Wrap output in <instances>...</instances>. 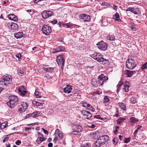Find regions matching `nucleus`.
<instances>
[{
	"mask_svg": "<svg viewBox=\"0 0 147 147\" xmlns=\"http://www.w3.org/2000/svg\"><path fill=\"white\" fill-rule=\"evenodd\" d=\"M136 57L134 56H131L130 58H129L126 61V67L129 69H132L135 68L136 65L135 60Z\"/></svg>",
	"mask_w": 147,
	"mask_h": 147,
	"instance_id": "obj_1",
	"label": "nucleus"
},
{
	"mask_svg": "<svg viewBox=\"0 0 147 147\" xmlns=\"http://www.w3.org/2000/svg\"><path fill=\"white\" fill-rule=\"evenodd\" d=\"M9 100L7 103V104L10 108H14L18 103V98L16 96L12 95L9 96Z\"/></svg>",
	"mask_w": 147,
	"mask_h": 147,
	"instance_id": "obj_2",
	"label": "nucleus"
},
{
	"mask_svg": "<svg viewBox=\"0 0 147 147\" xmlns=\"http://www.w3.org/2000/svg\"><path fill=\"white\" fill-rule=\"evenodd\" d=\"M12 77L10 75L6 74L4 75L0 81V84L2 86H7L11 81Z\"/></svg>",
	"mask_w": 147,
	"mask_h": 147,
	"instance_id": "obj_3",
	"label": "nucleus"
},
{
	"mask_svg": "<svg viewBox=\"0 0 147 147\" xmlns=\"http://www.w3.org/2000/svg\"><path fill=\"white\" fill-rule=\"evenodd\" d=\"M96 45L99 49L102 51L106 50L108 47L107 44L106 43L104 42L103 41L98 42L96 44Z\"/></svg>",
	"mask_w": 147,
	"mask_h": 147,
	"instance_id": "obj_4",
	"label": "nucleus"
},
{
	"mask_svg": "<svg viewBox=\"0 0 147 147\" xmlns=\"http://www.w3.org/2000/svg\"><path fill=\"white\" fill-rule=\"evenodd\" d=\"M98 84L100 86L102 85L104 82H106L108 79V78L104 74H101L98 76Z\"/></svg>",
	"mask_w": 147,
	"mask_h": 147,
	"instance_id": "obj_5",
	"label": "nucleus"
},
{
	"mask_svg": "<svg viewBox=\"0 0 147 147\" xmlns=\"http://www.w3.org/2000/svg\"><path fill=\"white\" fill-rule=\"evenodd\" d=\"M42 31L44 34L49 35L51 31V27L47 25H44L42 28Z\"/></svg>",
	"mask_w": 147,
	"mask_h": 147,
	"instance_id": "obj_6",
	"label": "nucleus"
},
{
	"mask_svg": "<svg viewBox=\"0 0 147 147\" xmlns=\"http://www.w3.org/2000/svg\"><path fill=\"white\" fill-rule=\"evenodd\" d=\"M79 17L81 21L88 22L90 21V16L85 14L79 15Z\"/></svg>",
	"mask_w": 147,
	"mask_h": 147,
	"instance_id": "obj_7",
	"label": "nucleus"
},
{
	"mask_svg": "<svg viewBox=\"0 0 147 147\" xmlns=\"http://www.w3.org/2000/svg\"><path fill=\"white\" fill-rule=\"evenodd\" d=\"M42 17L44 19H46L53 15V12L50 10L44 11L41 13Z\"/></svg>",
	"mask_w": 147,
	"mask_h": 147,
	"instance_id": "obj_8",
	"label": "nucleus"
},
{
	"mask_svg": "<svg viewBox=\"0 0 147 147\" xmlns=\"http://www.w3.org/2000/svg\"><path fill=\"white\" fill-rule=\"evenodd\" d=\"M63 56H57V62L58 65L62 63L61 69L62 70L64 68V59L63 57Z\"/></svg>",
	"mask_w": 147,
	"mask_h": 147,
	"instance_id": "obj_9",
	"label": "nucleus"
},
{
	"mask_svg": "<svg viewBox=\"0 0 147 147\" xmlns=\"http://www.w3.org/2000/svg\"><path fill=\"white\" fill-rule=\"evenodd\" d=\"M18 112L20 113H23L28 108V105L26 102H23L21 105L19 106Z\"/></svg>",
	"mask_w": 147,
	"mask_h": 147,
	"instance_id": "obj_10",
	"label": "nucleus"
},
{
	"mask_svg": "<svg viewBox=\"0 0 147 147\" xmlns=\"http://www.w3.org/2000/svg\"><path fill=\"white\" fill-rule=\"evenodd\" d=\"M98 139L103 144H104L108 141L109 137L107 135H104L100 136Z\"/></svg>",
	"mask_w": 147,
	"mask_h": 147,
	"instance_id": "obj_11",
	"label": "nucleus"
},
{
	"mask_svg": "<svg viewBox=\"0 0 147 147\" xmlns=\"http://www.w3.org/2000/svg\"><path fill=\"white\" fill-rule=\"evenodd\" d=\"M73 130H75L76 133L81 132L83 131L82 126L78 125H74L72 126Z\"/></svg>",
	"mask_w": 147,
	"mask_h": 147,
	"instance_id": "obj_12",
	"label": "nucleus"
},
{
	"mask_svg": "<svg viewBox=\"0 0 147 147\" xmlns=\"http://www.w3.org/2000/svg\"><path fill=\"white\" fill-rule=\"evenodd\" d=\"M7 26L8 27L9 29L16 30L18 28V25L14 23H9L7 24Z\"/></svg>",
	"mask_w": 147,
	"mask_h": 147,
	"instance_id": "obj_13",
	"label": "nucleus"
},
{
	"mask_svg": "<svg viewBox=\"0 0 147 147\" xmlns=\"http://www.w3.org/2000/svg\"><path fill=\"white\" fill-rule=\"evenodd\" d=\"M81 113L85 117V118L87 119L90 118L92 116V114L91 113L87 111H82Z\"/></svg>",
	"mask_w": 147,
	"mask_h": 147,
	"instance_id": "obj_14",
	"label": "nucleus"
},
{
	"mask_svg": "<svg viewBox=\"0 0 147 147\" xmlns=\"http://www.w3.org/2000/svg\"><path fill=\"white\" fill-rule=\"evenodd\" d=\"M136 71H130L128 70H125L124 72V74L127 75L128 77H131L133 76V74H135Z\"/></svg>",
	"mask_w": 147,
	"mask_h": 147,
	"instance_id": "obj_15",
	"label": "nucleus"
},
{
	"mask_svg": "<svg viewBox=\"0 0 147 147\" xmlns=\"http://www.w3.org/2000/svg\"><path fill=\"white\" fill-rule=\"evenodd\" d=\"M91 56V57L92 58L96 60L98 62H102L104 61V59L102 57H100V56Z\"/></svg>",
	"mask_w": 147,
	"mask_h": 147,
	"instance_id": "obj_16",
	"label": "nucleus"
},
{
	"mask_svg": "<svg viewBox=\"0 0 147 147\" xmlns=\"http://www.w3.org/2000/svg\"><path fill=\"white\" fill-rule=\"evenodd\" d=\"M8 17L9 19L11 20L16 22L18 20L17 17L14 14H10L8 15Z\"/></svg>",
	"mask_w": 147,
	"mask_h": 147,
	"instance_id": "obj_17",
	"label": "nucleus"
},
{
	"mask_svg": "<svg viewBox=\"0 0 147 147\" xmlns=\"http://www.w3.org/2000/svg\"><path fill=\"white\" fill-rule=\"evenodd\" d=\"M129 82L127 81L125 82L124 85V88H123V90L125 92H128L129 90Z\"/></svg>",
	"mask_w": 147,
	"mask_h": 147,
	"instance_id": "obj_18",
	"label": "nucleus"
},
{
	"mask_svg": "<svg viewBox=\"0 0 147 147\" xmlns=\"http://www.w3.org/2000/svg\"><path fill=\"white\" fill-rule=\"evenodd\" d=\"M73 86L70 85H67L65 88V93H69L72 90Z\"/></svg>",
	"mask_w": 147,
	"mask_h": 147,
	"instance_id": "obj_19",
	"label": "nucleus"
},
{
	"mask_svg": "<svg viewBox=\"0 0 147 147\" xmlns=\"http://www.w3.org/2000/svg\"><path fill=\"white\" fill-rule=\"evenodd\" d=\"M24 35L23 32H19L14 33V36L17 39L20 38L24 37Z\"/></svg>",
	"mask_w": 147,
	"mask_h": 147,
	"instance_id": "obj_20",
	"label": "nucleus"
},
{
	"mask_svg": "<svg viewBox=\"0 0 147 147\" xmlns=\"http://www.w3.org/2000/svg\"><path fill=\"white\" fill-rule=\"evenodd\" d=\"M113 19L115 21H117L119 22L121 21V19L119 18V16L118 13H115V15H113Z\"/></svg>",
	"mask_w": 147,
	"mask_h": 147,
	"instance_id": "obj_21",
	"label": "nucleus"
},
{
	"mask_svg": "<svg viewBox=\"0 0 147 147\" xmlns=\"http://www.w3.org/2000/svg\"><path fill=\"white\" fill-rule=\"evenodd\" d=\"M119 106L121 109H123L125 111H126V108L125 103L123 102H120L119 103Z\"/></svg>",
	"mask_w": 147,
	"mask_h": 147,
	"instance_id": "obj_22",
	"label": "nucleus"
},
{
	"mask_svg": "<svg viewBox=\"0 0 147 147\" xmlns=\"http://www.w3.org/2000/svg\"><path fill=\"white\" fill-rule=\"evenodd\" d=\"M103 144L101 142L99 139L97 140L94 143V147H100Z\"/></svg>",
	"mask_w": 147,
	"mask_h": 147,
	"instance_id": "obj_23",
	"label": "nucleus"
},
{
	"mask_svg": "<svg viewBox=\"0 0 147 147\" xmlns=\"http://www.w3.org/2000/svg\"><path fill=\"white\" fill-rule=\"evenodd\" d=\"M91 84L93 87H96L98 85V81L95 79H92L91 80Z\"/></svg>",
	"mask_w": 147,
	"mask_h": 147,
	"instance_id": "obj_24",
	"label": "nucleus"
},
{
	"mask_svg": "<svg viewBox=\"0 0 147 147\" xmlns=\"http://www.w3.org/2000/svg\"><path fill=\"white\" fill-rule=\"evenodd\" d=\"M43 69L47 72H49L51 73L53 72V70L54 69L53 67H44L43 68Z\"/></svg>",
	"mask_w": 147,
	"mask_h": 147,
	"instance_id": "obj_25",
	"label": "nucleus"
},
{
	"mask_svg": "<svg viewBox=\"0 0 147 147\" xmlns=\"http://www.w3.org/2000/svg\"><path fill=\"white\" fill-rule=\"evenodd\" d=\"M138 121V119H136L135 117H132L130 118L129 122L132 124H134Z\"/></svg>",
	"mask_w": 147,
	"mask_h": 147,
	"instance_id": "obj_26",
	"label": "nucleus"
},
{
	"mask_svg": "<svg viewBox=\"0 0 147 147\" xmlns=\"http://www.w3.org/2000/svg\"><path fill=\"white\" fill-rule=\"evenodd\" d=\"M107 39L110 40H114L115 39V36L113 35H110L107 37Z\"/></svg>",
	"mask_w": 147,
	"mask_h": 147,
	"instance_id": "obj_27",
	"label": "nucleus"
},
{
	"mask_svg": "<svg viewBox=\"0 0 147 147\" xmlns=\"http://www.w3.org/2000/svg\"><path fill=\"white\" fill-rule=\"evenodd\" d=\"M125 120V119L122 117H119L117 120V124L119 125L124 120Z\"/></svg>",
	"mask_w": 147,
	"mask_h": 147,
	"instance_id": "obj_28",
	"label": "nucleus"
},
{
	"mask_svg": "<svg viewBox=\"0 0 147 147\" xmlns=\"http://www.w3.org/2000/svg\"><path fill=\"white\" fill-rule=\"evenodd\" d=\"M57 51L58 52L63 51L64 50V47H63L59 46L56 48Z\"/></svg>",
	"mask_w": 147,
	"mask_h": 147,
	"instance_id": "obj_29",
	"label": "nucleus"
},
{
	"mask_svg": "<svg viewBox=\"0 0 147 147\" xmlns=\"http://www.w3.org/2000/svg\"><path fill=\"white\" fill-rule=\"evenodd\" d=\"M110 101V99L109 98V97L105 96L103 98V102L104 103H107L109 102Z\"/></svg>",
	"mask_w": 147,
	"mask_h": 147,
	"instance_id": "obj_30",
	"label": "nucleus"
},
{
	"mask_svg": "<svg viewBox=\"0 0 147 147\" xmlns=\"http://www.w3.org/2000/svg\"><path fill=\"white\" fill-rule=\"evenodd\" d=\"M37 113V112H34L33 113L27 115L26 116L27 117H28L29 116L32 117H37L36 113Z\"/></svg>",
	"mask_w": 147,
	"mask_h": 147,
	"instance_id": "obj_31",
	"label": "nucleus"
},
{
	"mask_svg": "<svg viewBox=\"0 0 147 147\" xmlns=\"http://www.w3.org/2000/svg\"><path fill=\"white\" fill-rule=\"evenodd\" d=\"M34 95L37 98H40L41 97L40 93L37 90H35Z\"/></svg>",
	"mask_w": 147,
	"mask_h": 147,
	"instance_id": "obj_32",
	"label": "nucleus"
},
{
	"mask_svg": "<svg viewBox=\"0 0 147 147\" xmlns=\"http://www.w3.org/2000/svg\"><path fill=\"white\" fill-rule=\"evenodd\" d=\"M33 104H34L36 106H43V103L41 102H40L37 101H34L33 102Z\"/></svg>",
	"mask_w": 147,
	"mask_h": 147,
	"instance_id": "obj_33",
	"label": "nucleus"
},
{
	"mask_svg": "<svg viewBox=\"0 0 147 147\" xmlns=\"http://www.w3.org/2000/svg\"><path fill=\"white\" fill-rule=\"evenodd\" d=\"M7 126V124L3 122L2 123H0V128L1 129H3L5 128Z\"/></svg>",
	"mask_w": 147,
	"mask_h": 147,
	"instance_id": "obj_34",
	"label": "nucleus"
},
{
	"mask_svg": "<svg viewBox=\"0 0 147 147\" xmlns=\"http://www.w3.org/2000/svg\"><path fill=\"white\" fill-rule=\"evenodd\" d=\"M130 102L133 104H135L136 102V99L133 97L130 98Z\"/></svg>",
	"mask_w": 147,
	"mask_h": 147,
	"instance_id": "obj_35",
	"label": "nucleus"
},
{
	"mask_svg": "<svg viewBox=\"0 0 147 147\" xmlns=\"http://www.w3.org/2000/svg\"><path fill=\"white\" fill-rule=\"evenodd\" d=\"M131 139V137L125 138L124 142L125 143H128L130 142Z\"/></svg>",
	"mask_w": 147,
	"mask_h": 147,
	"instance_id": "obj_36",
	"label": "nucleus"
},
{
	"mask_svg": "<svg viewBox=\"0 0 147 147\" xmlns=\"http://www.w3.org/2000/svg\"><path fill=\"white\" fill-rule=\"evenodd\" d=\"M59 134L60 133L59 132V129H57L55 130V133L54 134V135L55 137H58Z\"/></svg>",
	"mask_w": 147,
	"mask_h": 147,
	"instance_id": "obj_37",
	"label": "nucleus"
},
{
	"mask_svg": "<svg viewBox=\"0 0 147 147\" xmlns=\"http://www.w3.org/2000/svg\"><path fill=\"white\" fill-rule=\"evenodd\" d=\"M134 9V14H138L140 13V12L139 10V9L137 8H135Z\"/></svg>",
	"mask_w": 147,
	"mask_h": 147,
	"instance_id": "obj_38",
	"label": "nucleus"
},
{
	"mask_svg": "<svg viewBox=\"0 0 147 147\" xmlns=\"http://www.w3.org/2000/svg\"><path fill=\"white\" fill-rule=\"evenodd\" d=\"M94 118L97 119H101V120H103V118L101 117L100 115H95L94 116Z\"/></svg>",
	"mask_w": 147,
	"mask_h": 147,
	"instance_id": "obj_39",
	"label": "nucleus"
},
{
	"mask_svg": "<svg viewBox=\"0 0 147 147\" xmlns=\"http://www.w3.org/2000/svg\"><path fill=\"white\" fill-rule=\"evenodd\" d=\"M147 66V62H146L144 64L142 65L141 69L142 70L146 69Z\"/></svg>",
	"mask_w": 147,
	"mask_h": 147,
	"instance_id": "obj_40",
	"label": "nucleus"
},
{
	"mask_svg": "<svg viewBox=\"0 0 147 147\" xmlns=\"http://www.w3.org/2000/svg\"><path fill=\"white\" fill-rule=\"evenodd\" d=\"M27 91L24 90L23 91H21V92H19L20 93L21 95L24 96V95H25L27 93Z\"/></svg>",
	"mask_w": 147,
	"mask_h": 147,
	"instance_id": "obj_41",
	"label": "nucleus"
},
{
	"mask_svg": "<svg viewBox=\"0 0 147 147\" xmlns=\"http://www.w3.org/2000/svg\"><path fill=\"white\" fill-rule=\"evenodd\" d=\"M72 26V24L70 23H65V27L70 28Z\"/></svg>",
	"mask_w": 147,
	"mask_h": 147,
	"instance_id": "obj_42",
	"label": "nucleus"
},
{
	"mask_svg": "<svg viewBox=\"0 0 147 147\" xmlns=\"http://www.w3.org/2000/svg\"><path fill=\"white\" fill-rule=\"evenodd\" d=\"M25 88L23 86H22L19 88H18V91L19 92H20L21 91H23L25 90Z\"/></svg>",
	"mask_w": 147,
	"mask_h": 147,
	"instance_id": "obj_43",
	"label": "nucleus"
},
{
	"mask_svg": "<svg viewBox=\"0 0 147 147\" xmlns=\"http://www.w3.org/2000/svg\"><path fill=\"white\" fill-rule=\"evenodd\" d=\"M130 25L131 26L130 27L131 30L134 31H136V28L134 26V24L132 23H131Z\"/></svg>",
	"mask_w": 147,
	"mask_h": 147,
	"instance_id": "obj_44",
	"label": "nucleus"
},
{
	"mask_svg": "<svg viewBox=\"0 0 147 147\" xmlns=\"http://www.w3.org/2000/svg\"><path fill=\"white\" fill-rule=\"evenodd\" d=\"M91 144L89 143H87L84 144V146H81V147H90L91 146Z\"/></svg>",
	"mask_w": 147,
	"mask_h": 147,
	"instance_id": "obj_45",
	"label": "nucleus"
},
{
	"mask_svg": "<svg viewBox=\"0 0 147 147\" xmlns=\"http://www.w3.org/2000/svg\"><path fill=\"white\" fill-rule=\"evenodd\" d=\"M134 7H129L126 10V11H130L131 12L133 11V9H134Z\"/></svg>",
	"mask_w": 147,
	"mask_h": 147,
	"instance_id": "obj_46",
	"label": "nucleus"
},
{
	"mask_svg": "<svg viewBox=\"0 0 147 147\" xmlns=\"http://www.w3.org/2000/svg\"><path fill=\"white\" fill-rule=\"evenodd\" d=\"M88 109L90 111H92L93 112L94 111L95 109H94L93 108L91 105L90 106V107H88Z\"/></svg>",
	"mask_w": 147,
	"mask_h": 147,
	"instance_id": "obj_47",
	"label": "nucleus"
},
{
	"mask_svg": "<svg viewBox=\"0 0 147 147\" xmlns=\"http://www.w3.org/2000/svg\"><path fill=\"white\" fill-rule=\"evenodd\" d=\"M113 141L114 144L115 145L117 143L118 139L117 138H114L113 139Z\"/></svg>",
	"mask_w": 147,
	"mask_h": 147,
	"instance_id": "obj_48",
	"label": "nucleus"
},
{
	"mask_svg": "<svg viewBox=\"0 0 147 147\" xmlns=\"http://www.w3.org/2000/svg\"><path fill=\"white\" fill-rule=\"evenodd\" d=\"M101 5H102V6H107L109 5V4L108 3L104 1V2H102L101 3Z\"/></svg>",
	"mask_w": 147,
	"mask_h": 147,
	"instance_id": "obj_49",
	"label": "nucleus"
},
{
	"mask_svg": "<svg viewBox=\"0 0 147 147\" xmlns=\"http://www.w3.org/2000/svg\"><path fill=\"white\" fill-rule=\"evenodd\" d=\"M123 82L121 81H120L119 82L118 84L117 85V86H118L121 87V86L123 85Z\"/></svg>",
	"mask_w": 147,
	"mask_h": 147,
	"instance_id": "obj_50",
	"label": "nucleus"
},
{
	"mask_svg": "<svg viewBox=\"0 0 147 147\" xmlns=\"http://www.w3.org/2000/svg\"><path fill=\"white\" fill-rule=\"evenodd\" d=\"M11 57H12L13 59H15V58L17 57L18 58V60H19V59L21 57V56H10Z\"/></svg>",
	"mask_w": 147,
	"mask_h": 147,
	"instance_id": "obj_51",
	"label": "nucleus"
},
{
	"mask_svg": "<svg viewBox=\"0 0 147 147\" xmlns=\"http://www.w3.org/2000/svg\"><path fill=\"white\" fill-rule=\"evenodd\" d=\"M42 129L43 130V131H44V133L47 135H48L49 134V132L47 130L45 129L44 128H42Z\"/></svg>",
	"mask_w": 147,
	"mask_h": 147,
	"instance_id": "obj_52",
	"label": "nucleus"
},
{
	"mask_svg": "<svg viewBox=\"0 0 147 147\" xmlns=\"http://www.w3.org/2000/svg\"><path fill=\"white\" fill-rule=\"evenodd\" d=\"M41 142H42L44 141L45 140V138H44L43 136L40 137L39 138Z\"/></svg>",
	"mask_w": 147,
	"mask_h": 147,
	"instance_id": "obj_53",
	"label": "nucleus"
},
{
	"mask_svg": "<svg viewBox=\"0 0 147 147\" xmlns=\"http://www.w3.org/2000/svg\"><path fill=\"white\" fill-rule=\"evenodd\" d=\"M18 72L19 75L20 76H22L23 73V71L20 69H19L18 70Z\"/></svg>",
	"mask_w": 147,
	"mask_h": 147,
	"instance_id": "obj_54",
	"label": "nucleus"
},
{
	"mask_svg": "<svg viewBox=\"0 0 147 147\" xmlns=\"http://www.w3.org/2000/svg\"><path fill=\"white\" fill-rule=\"evenodd\" d=\"M21 143V142L20 140H18L15 143V144L17 145H20Z\"/></svg>",
	"mask_w": 147,
	"mask_h": 147,
	"instance_id": "obj_55",
	"label": "nucleus"
},
{
	"mask_svg": "<svg viewBox=\"0 0 147 147\" xmlns=\"http://www.w3.org/2000/svg\"><path fill=\"white\" fill-rule=\"evenodd\" d=\"M138 129H137L136 130L134 133V136L135 137H136V136L137 135V134L138 133Z\"/></svg>",
	"mask_w": 147,
	"mask_h": 147,
	"instance_id": "obj_56",
	"label": "nucleus"
},
{
	"mask_svg": "<svg viewBox=\"0 0 147 147\" xmlns=\"http://www.w3.org/2000/svg\"><path fill=\"white\" fill-rule=\"evenodd\" d=\"M87 103L86 102H83L82 103V106L83 107H85V108H86V106L87 105Z\"/></svg>",
	"mask_w": 147,
	"mask_h": 147,
	"instance_id": "obj_57",
	"label": "nucleus"
},
{
	"mask_svg": "<svg viewBox=\"0 0 147 147\" xmlns=\"http://www.w3.org/2000/svg\"><path fill=\"white\" fill-rule=\"evenodd\" d=\"M59 26L61 27L62 26L64 27V24L61 22H59Z\"/></svg>",
	"mask_w": 147,
	"mask_h": 147,
	"instance_id": "obj_58",
	"label": "nucleus"
},
{
	"mask_svg": "<svg viewBox=\"0 0 147 147\" xmlns=\"http://www.w3.org/2000/svg\"><path fill=\"white\" fill-rule=\"evenodd\" d=\"M9 139V138L8 137H6L3 140V142L5 143L6 141H7Z\"/></svg>",
	"mask_w": 147,
	"mask_h": 147,
	"instance_id": "obj_59",
	"label": "nucleus"
},
{
	"mask_svg": "<svg viewBox=\"0 0 147 147\" xmlns=\"http://www.w3.org/2000/svg\"><path fill=\"white\" fill-rule=\"evenodd\" d=\"M88 126L90 128H94L96 126L94 124H92L90 126L88 125Z\"/></svg>",
	"mask_w": 147,
	"mask_h": 147,
	"instance_id": "obj_60",
	"label": "nucleus"
},
{
	"mask_svg": "<svg viewBox=\"0 0 147 147\" xmlns=\"http://www.w3.org/2000/svg\"><path fill=\"white\" fill-rule=\"evenodd\" d=\"M60 87V89L61 90V91L62 92H64V88H63V86H59Z\"/></svg>",
	"mask_w": 147,
	"mask_h": 147,
	"instance_id": "obj_61",
	"label": "nucleus"
},
{
	"mask_svg": "<svg viewBox=\"0 0 147 147\" xmlns=\"http://www.w3.org/2000/svg\"><path fill=\"white\" fill-rule=\"evenodd\" d=\"M63 134H62L60 133L59 134V135L58 136H59V137L60 138V139H61L63 138Z\"/></svg>",
	"mask_w": 147,
	"mask_h": 147,
	"instance_id": "obj_62",
	"label": "nucleus"
},
{
	"mask_svg": "<svg viewBox=\"0 0 147 147\" xmlns=\"http://www.w3.org/2000/svg\"><path fill=\"white\" fill-rule=\"evenodd\" d=\"M58 140L57 137H55L54 138L53 141L55 143H56Z\"/></svg>",
	"mask_w": 147,
	"mask_h": 147,
	"instance_id": "obj_63",
	"label": "nucleus"
},
{
	"mask_svg": "<svg viewBox=\"0 0 147 147\" xmlns=\"http://www.w3.org/2000/svg\"><path fill=\"white\" fill-rule=\"evenodd\" d=\"M51 23L53 24H56L57 23V20H55L51 21Z\"/></svg>",
	"mask_w": 147,
	"mask_h": 147,
	"instance_id": "obj_64",
	"label": "nucleus"
}]
</instances>
